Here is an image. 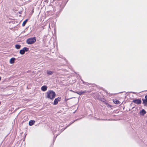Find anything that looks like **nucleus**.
I'll use <instances>...</instances> for the list:
<instances>
[{"mask_svg": "<svg viewBox=\"0 0 147 147\" xmlns=\"http://www.w3.org/2000/svg\"><path fill=\"white\" fill-rule=\"evenodd\" d=\"M23 50H24L25 52L26 51H28L29 50V49L26 47H25L23 49Z\"/></svg>", "mask_w": 147, "mask_h": 147, "instance_id": "nucleus-16", "label": "nucleus"}, {"mask_svg": "<svg viewBox=\"0 0 147 147\" xmlns=\"http://www.w3.org/2000/svg\"><path fill=\"white\" fill-rule=\"evenodd\" d=\"M21 45H15V48L17 49H20Z\"/></svg>", "mask_w": 147, "mask_h": 147, "instance_id": "nucleus-12", "label": "nucleus"}, {"mask_svg": "<svg viewBox=\"0 0 147 147\" xmlns=\"http://www.w3.org/2000/svg\"><path fill=\"white\" fill-rule=\"evenodd\" d=\"M55 92L52 90H49L46 93V98L53 99L55 97Z\"/></svg>", "mask_w": 147, "mask_h": 147, "instance_id": "nucleus-1", "label": "nucleus"}, {"mask_svg": "<svg viewBox=\"0 0 147 147\" xmlns=\"http://www.w3.org/2000/svg\"><path fill=\"white\" fill-rule=\"evenodd\" d=\"M85 91H81L79 92H76V93L78 94L81 95L82 94L85 93Z\"/></svg>", "mask_w": 147, "mask_h": 147, "instance_id": "nucleus-10", "label": "nucleus"}, {"mask_svg": "<svg viewBox=\"0 0 147 147\" xmlns=\"http://www.w3.org/2000/svg\"><path fill=\"white\" fill-rule=\"evenodd\" d=\"M16 60V59L15 58L12 57L9 60V63L11 64H13Z\"/></svg>", "mask_w": 147, "mask_h": 147, "instance_id": "nucleus-5", "label": "nucleus"}, {"mask_svg": "<svg viewBox=\"0 0 147 147\" xmlns=\"http://www.w3.org/2000/svg\"><path fill=\"white\" fill-rule=\"evenodd\" d=\"M27 20H26L23 22L22 24V26H25V25L26 24L27 22Z\"/></svg>", "mask_w": 147, "mask_h": 147, "instance_id": "nucleus-14", "label": "nucleus"}, {"mask_svg": "<svg viewBox=\"0 0 147 147\" xmlns=\"http://www.w3.org/2000/svg\"><path fill=\"white\" fill-rule=\"evenodd\" d=\"M47 87L46 86H44L42 87L41 90L43 91H46L47 89Z\"/></svg>", "mask_w": 147, "mask_h": 147, "instance_id": "nucleus-6", "label": "nucleus"}, {"mask_svg": "<svg viewBox=\"0 0 147 147\" xmlns=\"http://www.w3.org/2000/svg\"><path fill=\"white\" fill-rule=\"evenodd\" d=\"M113 101L115 104H119L120 103V102L116 99L113 100Z\"/></svg>", "mask_w": 147, "mask_h": 147, "instance_id": "nucleus-9", "label": "nucleus"}, {"mask_svg": "<svg viewBox=\"0 0 147 147\" xmlns=\"http://www.w3.org/2000/svg\"><path fill=\"white\" fill-rule=\"evenodd\" d=\"M25 52L24 50L22 49L20 50V53L21 55H23L25 53Z\"/></svg>", "mask_w": 147, "mask_h": 147, "instance_id": "nucleus-11", "label": "nucleus"}, {"mask_svg": "<svg viewBox=\"0 0 147 147\" xmlns=\"http://www.w3.org/2000/svg\"><path fill=\"white\" fill-rule=\"evenodd\" d=\"M1 77H0V81H1Z\"/></svg>", "mask_w": 147, "mask_h": 147, "instance_id": "nucleus-18", "label": "nucleus"}, {"mask_svg": "<svg viewBox=\"0 0 147 147\" xmlns=\"http://www.w3.org/2000/svg\"><path fill=\"white\" fill-rule=\"evenodd\" d=\"M61 99V98L58 97L55 99L54 102V105H55L57 104L58 101H60Z\"/></svg>", "mask_w": 147, "mask_h": 147, "instance_id": "nucleus-3", "label": "nucleus"}, {"mask_svg": "<svg viewBox=\"0 0 147 147\" xmlns=\"http://www.w3.org/2000/svg\"><path fill=\"white\" fill-rule=\"evenodd\" d=\"M146 111L144 109H142V111H140V114L143 116L144 115L146 114Z\"/></svg>", "mask_w": 147, "mask_h": 147, "instance_id": "nucleus-7", "label": "nucleus"}, {"mask_svg": "<svg viewBox=\"0 0 147 147\" xmlns=\"http://www.w3.org/2000/svg\"><path fill=\"white\" fill-rule=\"evenodd\" d=\"M47 74L49 75H51L53 74V72L51 71L47 70Z\"/></svg>", "mask_w": 147, "mask_h": 147, "instance_id": "nucleus-13", "label": "nucleus"}, {"mask_svg": "<svg viewBox=\"0 0 147 147\" xmlns=\"http://www.w3.org/2000/svg\"><path fill=\"white\" fill-rule=\"evenodd\" d=\"M35 121L33 120H30L29 122V125L30 126H32L35 123Z\"/></svg>", "mask_w": 147, "mask_h": 147, "instance_id": "nucleus-8", "label": "nucleus"}, {"mask_svg": "<svg viewBox=\"0 0 147 147\" xmlns=\"http://www.w3.org/2000/svg\"><path fill=\"white\" fill-rule=\"evenodd\" d=\"M145 99L147 100V95L145 96Z\"/></svg>", "mask_w": 147, "mask_h": 147, "instance_id": "nucleus-17", "label": "nucleus"}, {"mask_svg": "<svg viewBox=\"0 0 147 147\" xmlns=\"http://www.w3.org/2000/svg\"><path fill=\"white\" fill-rule=\"evenodd\" d=\"M133 102L137 104H140L141 102V101L140 100L137 99L136 100H134L133 101Z\"/></svg>", "mask_w": 147, "mask_h": 147, "instance_id": "nucleus-4", "label": "nucleus"}, {"mask_svg": "<svg viewBox=\"0 0 147 147\" xmlns=\"http://www.w3.org/2000/svg\"><path fill=\"white\" fill-rule=\"evenodd\" d=\"M36 39L35 37L29 38L27 39L26 42L27 44L29 45H31L34 43L36 41Z\"/></svg>", "mask_w": 147, "mask_h": 147, "instance_id": "nucleus-2", "label": "nucleus"}, {"mask_svg": "<svg viewBox=\"0 0 147 147\" xmlns=\"http://www.w3.org/2000/svg\"><path fill=\"white\" fill-rule=\"evenodd\" d=\"M143 103L144 104L146 105H147V100H143Z\"/></svg>", "mask_w": 147, "mask_h": 147, "instance_id": "nucleus-15", "label": "nucleus"}]
</instances>
